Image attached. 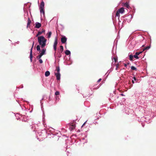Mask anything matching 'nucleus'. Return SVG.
I'll return each instance as SVG.
<instances>
[{
	"mask_svg": "<svg viewBox=\"0 0 156 156\" xmlns=\"http://www.w3.org/2000/svg\"><path fill=\"white\" fill-rule=\"evenodd\" d=\"M38 41L40 45H41V48H43L46 45L47 40L43 36L38 37Z\"/></svg>",
	"mask_w": 156,
	"mask_h": 156,
	"instance_id": "obj_1",
	"label": "nucleus"
},
{
	"mask_svg": "<svg viewBox=\"0 0 156 156\" xmlns=\"http://www.w3.org/2000/svg\"><path fill=\"white\" fill-rule=\"evenodd\" d=\"M142 119L144 122H145L147 124L150 123L151 122V119L149 115H146L145 117L142 118Z\"/></svg>",
	"mask_w": 156,
	"mask_h": 156,
	"instance_id": "obj_2",
	"label": "nucleus"
},
{
	"mask_svg": "<svg viewBox=\"0 0 156 156\" xmlns=\"http://www.w3.org/2000/svg\"><path fill=\"white\" fill-rule=\"evenodd\" d=\"M58 44V40L57 38H56L55 39V42L53 45V49L54 51H55L54 53V56H55L56 55V51L57 50V45Z\"/></svg>",
	"mask_w": 156,
	"mask_h": 156,
	"instance_id": "obj_3",
	"label": "nucleus"
},
{
	"mask_svg": "<svg viewBox=\"0 0 156 156\" xmlns=\"http://www.w3.org/2000/svg\"><path fill=\"white\" fill-rule=\"evenodd\" d=\"M34 41H33L32 44V46L30 49V61L31 62L32 61V58H33V55H32V49L33 48L34 44Z\"/></svg>",
	"mask_w": 156,
	"mask_h": 156,
	"instance_id": "obj_4",
	"label": "nucleus"
},
{
	"mask_svg": "<svg viewBox=\"0 0 156 156\" xmlns=\"http://www.w3.org/2000/svg\"><path fill=\"white\" fill-rule=\"evenodd\" d=\"M125 109V113L128 115L132 114L133 112V111L132 109L128 108H126Z\"/></svg>",
	"mask_w": 156,
	"mask_h": 156,
	"instance_id": "obj_5",
	"label": "nucleus"
},
{
	"mask_svg": "<svg viewBox=\"0 0 156 156\" xmlns=\"http://www.w3.org/2000/svg\"><path fill=\"white\" fill-rule=\"evenodd\" d=\"M132 18V16L131 15H128L126 16L124 19L125 21H127L128 23L130 21V19Z\"/></svg>",
	"mask_w": 156,
	"mask_h": 156,
	"instance_id": "obj_6",
	"label": "nucleus"
},
{
	"mask_svg": "<svg viewBox=\"0 0 156 156\" xmlns=\"http://www.w3.org/2000/svg\"><path fill=\"white\" fill-rule=\"evenodd\" d=\"M54 131V129L52 128H49L48 130H47V132H49L50 133H48V134H50V135H51V134H52L53 135H55V134L53 133V132Z\"/></svg>",
	"mask_w": 156,
	"mask_h": 156,
	"instance_id": "obj_7",
	"label": "nucleus"
},
{
	"mask_svg": "<svg viewBox=\"0 0 156 156\" xmlns=\"http://www.w3.org/2000/svg\"><path fill=\"white\" fill-rule=\"evenodd\" d=\"M21 117L23 118L22 119V121L24 122H27V118L28 117L27 116L25 115H20Z\"/></svg>",
	"mask_w": 156,
	"mask_h": 156,
	"instance_id": "obj_8",
	"label": "nucleus"
},
{
	"mask_svg": "<svg viewBox=\"0 0 156 156\" xmlns=\"http://www.w3.org/2000/svg\"><path fill=\"white\" fill-rule=\"evenodd\" d=\"M67 40V38L65 36H63L61 38V41L62 43H65Z\"/></svg>",
	"mask_w": 156,
	"mask_h": 156,
	"instance_id": "obj_9",
	"label": "nucleus"
},
{
	"mask_svg": "<svg viewBox=\"0 0 156 156\" xmlns=\"http://www.w3.org/2000/svg\"><path fill=\"white\" fill-rule=\"evenodd\" d=\"M55 75L57 80H59L60 79L61 75L60 73H55Z\"/></svg>",
	"mask_w": 156,
	"mask_h": 156,
	"instance_id": "obj_10",
	"label": "nucleus"
},
{
	"mask_svg": "<svg viewBox=\"0 0 156 156\" xmlns=\"http://www.w3.org/2000/svg\"><path fill=\"white\" fill-rule=\"evenodd\" d=\"M41 25L40 23L36 22L35 23V27L37 28H39L41 27Z\"/></svg>",
	"mask_w": 156,
	"mask_h": 156,
	"instance_id": "obj_11",
	"label": "nucleus"
},
{
	"mask_svg": "<svg viewBox=\"0 0 156 156\" xmlns=\"http://www.w3.org/2000/svg\"><path fill=\"white\" fill-rule=\"evenodd\" d=\"M113 68H112V67L109 70H108L107 72L105 74V75H107V76H106L107 77H108V76L109 75V74L113 70Z\"/></svg>",
	"mask_w": 156,
	"mask_h": 156,
	"instance_id": "obj_12",
	"label": "nucleus"
},
{
	"mask_svg": "<svg viewBox=\"0 0 156 156\" xmlns=\"http://www.w3.org/2000/svg\"><path fill=\"white\" fill-rule=\"evenodd\" d=\"M44 3L43 1H42L41 4L39 9H44Z\"/></svg>",
	"mask_w": 156,
	"mask_h": 156,
	"instance_id": "obj_13",
	"label": "nucleus"
},
{
	"mask_svg": "<svg viewBox=\"0 0 156 156\" xmlns=\"http://www.w3.org/2000/svg\"><path fill=\"white\" fill-rule=\"evenodd\" d=\"M118 11L121 13H122L124 12V9L123 8H121L118 10Z\"/></svg>",
	"mask_w": 156,
	"mask_h": 156,
	"instance_id": "obj_14",
	"label": "nucleus"
},
{
	"mask_svg": "<svg viewBox=\"0 0 156 156\" xmlns=\"http://www.w3.org/2000/svg\"><path fill=\"white\" fill-rule=\"evenodd\" d=\"M23 10L25 13V14H24V19H25V20H26V16H27L28 15V12L27 11L25 12V8L23 9Z\"/></svg>",
	"mask_w": 156,
	"mask_h": 156,
	"instance_id": "obj_15",
	"label": "nucleus"
},
{
	"mask_svg": "<svg viewBox=\"0 0 156 156\" xmlns=\"http://www.w3.org/2000/svg\"><path fill=\"white\" fill-rule=\"evenodd\" d=\"M124 6L126 7V8L129 9V3L126 2L124 4Z\"/></svg>",
	"mask_w": 156,
	"mask_h": 156,
	"instance_id": "obj_16",
	"label": "nucleus"
},
{
	"mask_svg": "<svg viewBox=\"0 0 156 156\" xmlns=\"http://www.w3.org/2000/svg\"><path fill=\"white\" fill-rule=\"evenodd\" d=\"M60 50H59L58 49V51L60 52V53H61L63 52V46L62 45H61L60 46Z\"/></svg>",
	"mask_w": 156,
	"mask_h": 156,
	"instance_id": "obj_17",
	"label": "nucleus"
},
{
	"mask_svg": "<svg viewBox=\"0 0 156 156\" xmlns=\"http://www.w3.org/2000/svg\"><path fill=\"white\" fill-rule=\"evenodd\" d=\"M65 53L66 55H71V52L69 50H66L65 51Z\"/></svg>",
	"mask_w": 156,
	"mask_h": 156,
	"instance_id": "obj_18",
	"label": "nucleus"
},
{
	"mask_svg": "<svg viewBox=\"0 0 156 156\" xmlns=\"http://www.w3.org/2000/svg\"><path fill=\"white\" fill-rule=\"evenodd\" d=\"M31 23V21L30 20V18L29 17H28V21L27 25V27H28L29 25H30Z\"/></svg>",
	"mask_w": 156,
	"mask_h": 156,
	"instance_id": "obj_19",
	"label": "nucleus"
},
{
	"mask_svg": "<svg viewBox=\"0 0 156 156\" xmlns=\"http://www.w3.org/2000/svg\"><path fill=\"white\" fill-rule=\"evenodd\" d=\"M51 31H49L47 33V38H49L51 37Z\"/></svg>",
	"mask_w": 156,
	"mask_h": 156,
	"instance_id": "obj_20",
	"label": "nucleus"
},
{
	"mask_svg": "<svg viewBox=\"0 0 156 156\" xmlns=\"http://www.w3.org/2000/svg\"><path fill=\"white\" fill-rule=\"evenodd\" d=\"M50 75V73L49 71H47L45 72V76H46V77L48 76H49Z\"/></svg>",
	"mask_w": 156,
	"mask_h": 156,
	"instance_id": "obj_21",
	"label": "nucleus"
},
{
	"mask_svg": "<svg viewBox=\"0 0 156 156\" xmlns=\"http://www.w3.org/2000/svg\"><path fill=\"white\" fill-rule=\"evenodd\" d=\"M40 10V12L41 13H42L43 15H44V9H39Z\"/></svg>",
	"mask_w": 156,
	"mask_h": 156,
	"instance_id": "obj_22",
	"label": "nucleus"
},
{
	"mask_svg": "<svg viewBox=\"0 0 156 156\" xmlns=\"http://www.w3.org/2000/svg\"><path fill=\"white\" fill-rule=\"evenodd\" d=\"M46 49L44 48L41 51V53L43 55H45L46 54L45 51H46Z\"/></svg>",
	"mask_w": 156,
	"mask_h": 156,
	"instance_id": "obj_23",
	"label": "nucleus"
},
{
	"mask_svg": "<svg viewBox=\"0 0 156 156\" xmlns=\"http://www.w3.org/2000/svg\"><path fill=\"white\" fill-rule=\"evenodd\" d=\"M56 70V73H60V69L59 66L57 67Z\"/></svg>",
	"mask_w": 156,
	"mask_h": 156,
	"instance_id": "obj_24",
	"label": "nucleus"
},
{
	"mask_svg": "<svg viewBox=\"0 0 156 156\" xmlns=\"http://www.w3.org/2000/svg\"><path fill=\"white\" fill-rule=\"evenodd\" d=\"M112 60H114L115 62H116L118 60L117 58L115 57H112Z\"/></svg>",
	"mask_w": 156,
	"mask_h": 156,
	"instance_id": "obj_25",
	"label": "nucleus"
},
{
	"mask_svg": "<svg viewBox=\"0 0 156 156\" xmlns=\"http://www.w3.org/2000/svg\"><path fill=\"white\" fill-rule=\"evenodd\" d=\"M75 126H73L71 127H70L69 128V129L71 131H72L73 130V129H75Z\"/></svg>",
	"mask_w": 156,
	"mask_h": 156,
	"instance_id": "obj_26",
	"label": "nucleus"
},
{
	"mask_svg": "<svg viewBox=\"0 0 156 156\" xmlns=\"http://www.w3.org/2000/svg\"><path fill=\"white\" fill-rule=\"evenodd\" d=\"M150 45L149 46H147L144 49L143 51H144L145 50H148L150 48Z\"/></svg>",
	"mask_w": 156,
	"mask_h": 156,
	"instance_id": "obj_27",
	"label": "nucleus"
},
{
	"mask_svg": "<svg viewBox=\"0 0 156 156\" xmlns=\"http://www.w3.org/2000/svg\"><path fill=\"white\" fill-rule=\"evenodd\" d=\"M61 53H60V52L58 51V53L57 54V56L58 57L60 58L62 56V55Z\"/></svg>",
	"mask_w": 156,
	"mask_h": 156,
	"instance_id": "obj_28",
	"label": "nucleus"
},
{
	"mask_svg": "<svg viewBox=\"0 0 156 156\" xmlns=\"http://www.w3.org/2000/svg\"><path fill=\"white\" fill-rule=\"evenodd\" d=\"M133 57V56L132 55H130L129 56L130 60L131 61H132Z\"/></svg>",
	"mask_w": 156,
	"mask_h": 156,
	"instance_id": "obj_29",
	"label": "nucleus"
},
{
	"mask_svg": "<svg viewBox=\"0 0 156 156\" xmlns=\"http://www.w3.org/2000/svg\"><path fill=\"white\" fill-rule=\"evenodd\" d=\"M59 94H60V93H59V91H56L55 93V95L56 96H58V95H59Z\"/></svg>",
	"mask_w": 156,
	"mask_h": 156,
	"instance_id": "obj_30",
	"label": "nucleus"
},
{
	"mask_svg": "<svg viewBox=\"0 0 156 156\" xmlns=\"http://www.w3.org/2000/svg\"><path fill=\"white\" fill-rule=\"evenodd\" d=\"M37 50L38 51H40L41 50L40 47L39 45H37Z\"/></svg>",
	"mask_w": 156,
	"mask_h": 156,
	"instance_id": "obj_31",
	"label": "nucleus"
},
{
	"mask_svg": "<svg viewBox=\"0 0 156 156\" xmlns=\"http://www.w3.org/2000/svg\"><path fill=\"white\" fill-rule=\"evenodd\" d=\"M131 69L132 70H136L137 69L134 66H131Z\"/></svg>",
	"mask_w": 156,
	"mask_h": 156,
	"instance_id": "obj_32",
	"label": "nucleus"
},
{
	"mask_svg": "<svg viewBox=\"0 0 156 156\" xmlns=\"http://www.w3.org/2000/svg\"><path fill=\"white\" fill-rule=\"evenodd\" d=\"M119 13H120L117 11L116 14V16L119 18L120 16Z\"/></svg>",
	"mask_w": 156,
	"mask_h": 156,
	"instance_id": "obj_33",
	"label": "nucleus"
},
{
	"mask_svg": "<svg viewBox=\"0 0 156 156\" xmlns=\"http://www.w3.org/2000/svg\"><path fill=\"white\" fill-rule=\"evenodd\" d=\"M133 57H134L136 59H138L139 58L138 55H136V53L135 55H133Z\"/></svg>",
	"mask_w": 156,
	"mask_h": 156,
	"instance_id": "obj_34",
	"label": "nucleus"
},
{
	"mask_svg": "<svg viewBox=\"0 0 156 156\" xmlns=\"http://www.w3.org/2000/svg\"><path fill=\"white\" fill-rule=\"evenodd\" d=\"M45 31V30H42V31H38V32L41 35V34L43 33H44V32Z\"/></svg>",
	"mask_w": 156,
	"mask_h": 156,
	"instance_id": "obj_35",
	"label": "nucleus"
},
{
	"mask_svg": "<svg viewBox=\"0 0 156 156\" xmlns=\"http://www.w3.org/2000/svg\"><path fill=\"white\" fill-rule=\"evenodd\" d=\"M143 52V51H140V52H136V55H139L141 53Z\"/></svg>",
	"mask_w": 156,
	"mask_h": 156,
	"instance_id": "obj_36",
	"label": "nucleus"
},
{
	"mask_svg": "<svg viewBox=\"0 0 156 156\" xmlns=\"http://www.w3.org/2000/svg\"><path fill=\"white\" fill-rule=\"evenodd\" d=\"M20 114L19 113H17L16 115V116L17 117V116H18V115H20ZM16 119L17 120H18L19 119H20V118L19 117H18V118H16Z\"/></svg>",
	"mask_w": 156,
	"mask_h": 156,
	"instance_id": "obj_37",
	"label": "nucleus"
},
{
	"mask_svg": "<svg viewBox=\"0 0 156 156\" xmlns=\"http://www.w3.org/2000/svg\"><path fill=\"white\" fill-rule=\"evenodd\" d=\"M115 66H116L115 70H118V68L119 67V63H118L117 64H116L115 65Z\"/></svg>",
	"mask_w": 156,
	"mask_h": 156,
	"instance_id": "obj_38",
	"label": "nucleus"
},
{
	"mask_svg": "<svg viewBox=\"0 0 156 156\" xmlns=\"http://www.w3.org/2000/svg\"><path fill=\"white\" fill-rule=\"evenodd\" d=\"M41 55H38V56H37V59H41Z\"/></svg>",
	"mask_w": 156,
	"mask_h": 156,
	"instance_id": "obj_39",
	"label": "nucleus"
},
{
	"mask_svg": "<svg viewBox=\"0 0 156 156\" xmlns=\"http://www.w3.org/2000/svg\"><path fill=\"white\" fill-rule=\"evenodd\" d=\"M38 59L39 60V61L40 63L41 64L43 63V61L41 59Z\"/></svg>",
	"mask_w": 156,
	"mask_h": 156,
	"instance_id": "obj_40",
	"label": "nucleus"
},
{
	"mask_svg": "<svg viewBox=\"0 0 156 156\" xmlns=\"http://www.w3.org/2000/svg\"><path fill=\"white\" fill-rule=\"evenodd\" d=\"M55 99L56 100H58H58H59V96H56V97H55Z\"/></svg>",
	"mask_w": 156,
	"mask_h": 156,
	"instance_id": "obj_41",
	"label": "nucleus"
},
{
	"mask_svg": "<svg viewBox=\"0 0 156 156\" xmlns=\"http://www.w3.org/2000/svg\"><path fill=\"white\" fill-rule=\"evenodd\" d=\"M112 53L113 54H115L116 52V51H114V49H113V50H112Z\"/></svg>",
	"mask_w": 156,
	"mask_h": 156,
	"instance_id": "obj_42",
	"label": "nucleus"
},
{
	"mask_svg": "<svg viewBox=\"0 0 156 156\" xmlns=\"http://www.w3.org/2000/svg\"><path fill=\"white\" fill-rule=\"evenodd\" d=\"M39 35H40V34L38 32L37 34L36 35V37H37Z\"/></svg>",
	"mask_w": 156,
	"mask_h": 156,
	"instance_id": "obj_43",
	"label": "nucleus"
},
{
	"mask_svg": "<svg viewBox=\"0 0 156 156\" xmlns=\"http://www.w3.org/2000/svg\"><path fill=\"white\" fill-rule=\"evenodd\" d=\"M43 98H42V99H41V101H40V103H41V106H42V104H43V103H42V102H41V100H42L43 99Z\"/></svg>",
	"mask_w": 156,
	"mask_h": 156,
	"instance_id": "obj_44",
	"label": "nucleus"
},
{
	"mask_svg": "<svg viewBox=\"0 0 156 156\" xmlns=\"http://www.w3.org/2000/svg\"><path fill=\"white\" fill-rule=\"evenodd\" d=\"M133 80H134H134H136V77L134 76L133 77Z\"/></svg>",
	"mask_w": 156,
	"mask_h": 156,
	"instance_id": "obj_45",
	"label": "nucleus"
},
{
	"mask_svg": "<svg viewBox=\"0 0 156 156\" xmlns=\"http://www.w3.org/2000/svg\"><path fill=\"white\" fill-rule=\"evenodd\" d=\"M101 78H100L98 80V81H97V82H99L100 81H101Z\"/></svg>",
	"mask_w": 156,
	"mask_h": 156,
	"instance_id": "obj_46",
	"label": "nucleus"
},
{
	"mask_svg": "<svg viewBox=\"0 0 156 156\" xmlns=\"http://www.w3.org/2000/svg\"><path fill=\"white\" fill-rule=\"evenodd\" d=\"M40 55H41V57L43 55H44L42 54V53H40Z\"/></svg>",
	"mask_w": 156,
	"mask_h": 156,
	"instance_id": "obj_47",
	"label": "nucleus"
},
{
	"mask_svg": "<svg viewBox=\"0 0 156 156\" xmlns=\"http://www.w3.org/2000/svg\"><path fill=\"white\" fill-rule=\"evenodd\" d=\"M127 65L126 64H124V66L126 67H127Z\"/></svg>",
	"mask_w": 156,
	"mask_h": 156,
	"instance_id": "obj_48",
	"label": "nucleus"
},
{
	"mask_svg": "<svg viewBox=\"0 0 156 156\" xmlns=\"http://www.w3.org/2000/svg\"><path fill=\"white\" fill-rule=\"evenodd\" d=\"M86 122H87V121H86L85 122H84V123L83 124V125L82 126H83L85 124V123H86Z\"/></svg>",
	"mask_w": 156,
	"mask_h": 156,
	"instance_id": "obj_49",
	"label": "nucleus"
},
{
	"mask_svg": "<svg viewBox=\"0 0 156 156\" xmlns=\"http://www.w3.org/2000/svg\"><path fill=\"white\" fill-rule=\"evenodd\" d=\"M132 83H134V80H132Z\"/></svg>",
	"mask_w": 156,
	"mask_h": 156,
	"instance_id": "obj_50",
	"label": "nucleus"
},
{
	"mask_svg": "<svg viewBox=\"0 0 156 156\" xmlns=\"http://www.w3.org/2000/svg\"><path fill=\"white\" fill-rule=\"evenodd\" d=\"M120 95H121V96H124V95L123 94H120Z\"/></svg>",
	"mask_w": 156,
	"mask_h": 156,
	"instance_id": "obj_51",
	"label": "nucleus"
},
{
	"mask_svg": "<svg viewBox=\"0 0 156 156\" xmlns=\"http://www.w3.org/2000/svg\"><path fill=\"white\" fill-rule=\"evenodd\" d=\"M111 65H112H112H114L115 64H113V62H112V63Z\"/></svg>",
	"mask_w": 156,
	"mask_h": 156,
	"instance_id": "obj_52",
	"label": "nucleus"
},
{
	"mask_svg": "<svg viewBox=\"0 0 156 156\" xmlns=\"http://www.w3.org/2000/svg\"><path fill=\"white\" fill-rule=\"evenodd\" d=\"M126 64H127V65H129L130 64V63L129 62H128Z\"/></svg>",
	"mask_w": 156,
	"mask_h": 156,
	"instance_id": "obj_53",
	"label": "nucleus"
},
{
	"mask_svg": "<svg viewBox=\"0 0 156 156\" xmlns=\"http://www.w3.org/2000/svg\"><path fill=\"white\" fill-rule=\"evenodd\" d=\"M120 22H121V21H120V20H119V24L120 23Z\"/></svg>",
	"mask_w": 156,
	"mask_h": 156,
	"instance_id": "obj_54",
	"label": "nucleus"
},
{
	"mask_svg": "<svg viewBox=\"0 0 156 156\" xmlns=\"http://www.w3.org/2000/svg\"><path fill=\"white\" fill-rule=\"evenodd\" d=\"M142 126L143 127H144V125L143 124H142Z\"/></svg>",
	"mask_w": 156,
	"mask_h": 156,
	"instance_id": "obj_55",
	"label": "nucleus"
},
{
	"mask_svg": "<svg viewBox=\"0 0 156 156\" xmlns=\"http://www.w3.org/2000/svg\"><path fill=\"white\" fill-rule=\"evenodd\" d=\"M114 93L115 94V91H114Z\"/></svg>",
	"mask_w": 156,
	"mask_h": 156,
	"instance_id": "obj_56",
	"label": "nucleus"
},
{
	"mask_svg": "<svg viewBox=\"0 0 156 156\" xmlns=\"http://www.w3.org/2000/svg\"><path fill=\"white\" fill-rule=\"evenodd\" d=\"M124 20L123 21V23H123L124 22Z\"/></svg>",
	"mask_w": 156,
	"mask_h": 156,
	"instance_id": "obj_57",
	"label": "nucleus"
},
{
	"mask_svg": "<svg viewBox=\"0 0 156 156\" xmlns=\"http://www.w3.org/2000/svg\"><path fill=\"white\" fill-rule=\"evenodd\" d=\"M43 121H44V117H43Z\"/></svg>",
	"mask_w": 156,
	"mask_h": 156,
	"instance_id": "obj_58",
	"label": "nucleus"
},
{
	"mask_svg": "<svg viewBox=\"0 0 156 156\" xmlns=\"http://www.w3.org/2000/svg\"><path fill=\"white\" fill-rule=\"evenodd\" d=\"M69 147H68V146H67V148H69Z\"/></svg>",
	"mask_w": 156,
	"mask_h": 156,
	"instance_id": "obj_59",
	"label": "nucleus"
},
{
	"mask_svg": "<svg viewBox=\"0 0 156 156\" xmlns=\"http://www.w3.org/2000/svg\"><path fill=\"white\" fill-rule=\"evenodd\" d=\"M144 45H143L142 46V47H144Z\"/></svg>",
	"mask_w": 156,
	"mask_h": 156,
	"instance_id": "obj_60",
	"label": "nucleus"
},
{
	"mask_svg": "<svg viewBox=\"0 0 156 156\" xmlns=\"http://www.w3.org/2000/svg\"><path fill=\"white\" fill-rule=\"evenodd\" d=\"M23 86H22V87L21 88H23Z\"/></svg>",
	"mask_w": 156,
	"mask_h": 156,
	"instance_id": "obj_61",
	"label": "nucleus"
},
{
	"mask_svg": "<svg viewBox=\"0 0 156 156\" xmlns=\"http://www.w3.org/2000/svg\"><path fill=\"white\" fill-rule=\"evenodd\" d=\"M83 97L84 98L85 97L84 96H83ZM85 98H86V97H85Z\"/></svg>",
	"mask_w": 156,
	"mask_h": 156,
	"instance_id": "obj_62",
	"label": "nucleus"
}]
</instances>
